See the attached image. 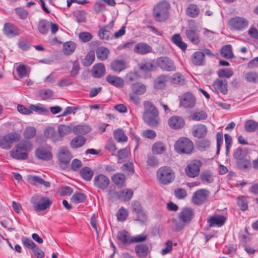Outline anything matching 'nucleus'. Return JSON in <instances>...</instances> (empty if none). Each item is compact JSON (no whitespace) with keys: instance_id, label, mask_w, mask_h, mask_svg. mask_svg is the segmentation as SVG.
<instances>
[{"instance_id":"obj_9","label":"nucleus","mask_w":258,"mask_h":258,"mask_svg":"<svg viewBox=\"0 0 258 258\" xmlns=\"http://www.w3.org/2000/svg\"><path fill=\"white\" fill-rule=\"evenodd\" d=\"M210 196V192L206 189H200L194 193L191 201L196 205H201L205 203Z\"/></svg>"},{"instance_id":"obj_62","label":"nucleus","mask_w":258,"mask_h":258,"mask_svg":"<svg viewBox=\"0 0 258 258\" xmlns=\"http://www.w3.org/2000/svg\"><path fill=\"white\" fill-rule=\"evenodd\" d=\"M39 94L43 100L47 99L53 96V92L50 89L40 90Z\"/></svg>"},{"instance_id":"obj_55","label":"nucleus","mask_w":258,"mask_h":258,"mask_svg":"<svg viewBox=\"0 0 258 258\" xmlns=\"http://www.w3.org/2000/svg\"><path fill=\"white\" fill-rule=\"evenodd\" d=\"M147 164L152 167H156L159 165V161L157 158L152 155H148Z\"/></svg>"},{"instance_id":"obj_22","label":"nucleus","mask_w":258,"mask_h":258,"mask_svg":"<svg viewBox=\"0 0 258 258\" xmlns=\"http://www.w3.org/2000/svg\"><path fill=\"white\" fill-rule=\"evenodd\" d=\"M44 135L47 138L51 140L53 143H56L60 141V137L58 136L54 128L49 127L46 128L44 132Z\"/></svg>"},{"instance_id":"obj_25","label":"nucleus","mask_w":258,"mask_h":258,"mask_svg":"<svg viewBox=\"0 0 258 258\" xmlns=\"http://www.w3.org/2000/svg\"><path fill=\"white\" fill-rule=\"evenodd\" d=\"M192 62L196 66H203L205 63V54L203 52L196 51L191 58Z\"/></svg>"},{"instance_id":"obj_61","label":"nucleus","mask_w":258,"mask_h":258,"mask_svg":"<svg viewBox=\"0 0 258 258\" xmlns=\"http://www.w3.org/2000/svg\"><path fill=\"white\" fill-rule=\"evenodd\" d=\"M79 38L83 42H87L91 40L92 35L89 32H83L79 33Z\"/></svg>"},{"instance_id":"obj_59","label":"nucleus","mask_w":258,"mask_h":258,"mask_svg":"<svg viewBox=\"0 0 258 258\" xmlns=\"http://www.w3.org/2000/svg\"><path fill=\"white\" fill-rule=\"evenodd\" d=\"M218 75L220 78H229L233 75V72L228 69H223L218 72Z\"/></svg>"},{"instance_id":"obj_4","label":"nucleus","mask_w":258,"mask_h":258,"mask_svg":"<svg viewBox=\"0 0 258 258\" xmlns=\"http://www.w3.org/2000/svg\"><path fill=\"white\" fill-rule=\"evenodd\" d=\"M170 8V4L166 1H163L159 3L153 10V17L155 20L158 22L165 21L168 17V10Z\"/></svg>"},{"instance_id":"obj_32","label":"nucleus","mask_w":258,"mask_h":258,"mask_svg":"<svg viewBox=\"0 0 258 258\" xmlns=\"http://www.w3.org/2000/svg\"><path fill=\"white\" fill-rule=\"evenodd\" d=\"M73 132L77 135H84L91 131L90 127L88 125H78L74 126Z\"/></svg>"},{"instance_id":"obj_57","label":"nucleus","mask_w":258,"mask_h":258,"mask_svg":"<svg viewBox=\"0 0 258 258\" xmlns=\"http://www.w3.org/2000/svg\"><path fill=\"white\" fill-rule=\"evenodd\" d=\"M38 29L42 34H46L48 30V22L45 20H42L39 22Z\"/></svg>"},{"instance_id":"obj_20","label":"nucleus","mask_w":258,"mask_h":258,"mask_svg":"<svg viewBox=\"0 0 258 258\" xmlns=\"http://www.w3.org/2000/svg\"><path fill=\"white\" fill-rule=\"evenodd\" d=\"M3 31L4 34L8 37H13L19 34L18 28L10 23H6L4 24Z\"/></svg>"},{"instance_id":"obj_29","label":"nucleus","mask_w":258,"mask_h":258,"mask_svg":"<svg viewBox=\"0 0 258 258\" xmlns=\"http://www.w3.org/2000/svg\"><path fill=\"white\" fill-rule=\"evenodd\" d=\"M117 238L123 244L132 243V237L126 231H121L118 233Z\"/></svg>"},{"instance_id":"obj_60","label":"nucleus","mask_w":258,"mask_h":258,"mask_svg":"<svg viewBox=\"0 0 258 258\" xmlns=\"http://www.w3.org/2000/svg\"><path fill=\"white\" fill-rule=\"evenodd\" d=\"M36 135V130L34 127H29L27 128L24 133V137L26 139H31Z\"/></svg>"},{"instance_id":"obj_28","label":"nucleus","mask_w":258,"mask_h":258,"mask_svg":"<svg viewBox=\"0 0 258 258\" xmlns=\"http://www.w3.org/2000/svg\"><path fill=\"white\" fill-rule=\"evenodd\" d=\"M215 89L219 90L223 94L227 93V81L223 80H217L213 84Z\"/></svg>"},{"instance_id":"obj_23","label":"nucleus","mask_w":258,"mask_h":258,"mask_svg":"<svg viewBox=\"0 0 258 258\" xmlns=\"http://www.w3.org/2000/svg\"><path fill=\"white\" fill-rule=\"evenodd\" d=\"M106 81L110 84L118 88H121L124 85L123 80L116 76L108 75L106 78Z\"/></svg>"},{"instance_id":"obj_63","label":"nucleus","mask_w":258,"mask_h":258,"mask_svg":"<svg viewBox=\"0 0 258 258\" xmlns=\"http://www.w3.org/2000/svg\"><path fill=\"white\" fill-rule=\"evenodd\" d=\"M128 215L127 211L124 208H121L117 213V219L120 221H124Z\"/></svg>"},{"instance_id":"obj_64","label":"nucleus","mask_w":258,"mask_h":258,"mask_svg":"<svg viewBox=\"0 0 258 258\" xmlns=\"http://www.w3.org/2000/svg\"><path fill=\"white\" fill-rule=\"evenodd\" d=\"M139 75L137 72H130L125 76V81L127 83H131L138 80Z\"/></svg>"},{"instance_id":"obj_34","label":"nucleus","mask_w":258,"mask_h":258,"mask_svg":"<svg viewBox=\"0 0 258 258\" xmlns=\"http://www.w3.org/2000/svg\"><path fill=\"white\" fill-rule=\"evenodd\" d=\"M168 80V76L165 75H160L157 77L154 82V86L156 89L163 88L165 85L166 83Z\"/></svg>"},{"instance_id":"obj_18","label":"nucleus","mask_w":258,"mask_h":258,"mask_svg":"<svg viewBox=\"0 0 258 258\" xmlns=\"http://www.w3.org/2000/svg\"><path fill=\"white\" fill-rule=\"evenodd\" d=\"M226 218L222 215H215L208 218L207 222L211 227H221L225 222Z\"/></svg>"},{"instance_id":"obj_19","label":"nucleus","mask_w":258,"mask_h":258,"mask_svg":"<svg viewBox=\"0 0 258 258\" xmlns=\"http://www.w3.org/2000/svg\"><path fill=\"white\" fill-rule=\"evenodd\" d=\"M134 52L138 54L145 55L152 51V47L145 42L136 44L134 49Z\"/></svg>"},{"instance_id":"obj_14","label":"nucleus","mask_w":258,"mask_h":258,"mask_svg":"<svg viewBox=\"0 0 258 258\" xmlns=\"http://www.w3.org/2000/svg\"><path fill=\"white\" fill-rule=\"evenodd\" d=\"M196 103V99L190 93H185L180 98V106L184 108H192Z\"/></svg>"},{"instance_id":"obj_33","label":"nucleus","mask_w":258,"mask_h":258,"mask_svg":"<svg viewBox=\"0 0 258 258\" xmlns=\"http://www.w3.org/2000/svg\"><path fill=\"white\" fill-rule=\"evenodd\" d=\"M166 148L164 144L161 142H157L153 144L152 151L155 154H162L165 152Z\"/></svg>"},{"instance_id":"obj_38","label":"nucleus","mask_w":258,"mask_h":258,"mask_svg":"<svg viewBox=\"0 0 258 258\" xmlns=\"http://www.w3.org/2000/svg\"><path fill=\"white\" fill-rule=\"evenodd\" d=\"M201 181L205 183H211L213 180V176L212 173L208 170H206L202 172L200 176Z\"/></svg>"},{"instance_id":"obj_2","label":"nucleus","mask_w":258,"mask_h":258,"mask_svg":"<svg viewBox=\"0 0 258 258\" xmlns=\"http://www.w3.org/2000/svg\"><path fill=\"white\" fill-rule=\"evenodd\" d=\"M32 147L31 142L22 140L17 144L15 148L10 151V156L17 160H25L28 158V153L32 149Z\"/></svg>"},{"instance_id":"obj_26","label":"nucleus","mask_w":258,"mask_h":258,"mask_svg":"<svg viewBox=\"0 0 258 258\" xmlns=\"http://www.w3.org/2000/svg\"><path fill=\"white\" fill-rule=\"evenodd\" d=\"M105 73V68L103 63H99L94 66L92 71V76L95 78L102 77Z\"/></svg>"},{"instance_id":"obj_8","label":"nucleus","mask_w":258,"mask_h":258,"mask_svg":"<svg viewBox=\"0 0 258 258\" xmlns=\"http://www.w3.org/2000/svg\"><path fill=\"white\" fill-rule=\"evenodd\" d=\"M31 202L34 205V209L36 211L45 210L51 204L48 198H43L39 195L34 196L31 199Z\"/></svg>"},{"instance_id":"obj_24","label":"nucleus","mask_w":258,"mask_h":258,"mask_svg":"<svg viewBox=\"0 0 258 258\" xmlns=\"http://www.w3.org/2000/svg\"><path fill=\"white\" fill-rule=\"evenodd\" d=\"M29 182L34 185H44L46 187L50 185L48 181H44L41 177L38 176H29L28 177Z\"/></svg>"},{"instance_id":"obj_37","label":"nucleus","mask_w":258,"mask_h":258,"mask_svg":"<svg viewBox=\"0 0 258 258\" xmlns=\"http://www.w3.org/2000/svg\"><path fill=\"white\" fill-rule=\"evenodd\" d=\"M76 47V44L73 41L65 42L63 45V52L66 55L73 53Z\"/></svg>"},{"instance_id":"obj_13","label":"nucleus","mask_w":258,"mask_h":258,"mask_svg":"<svg viewBox=\"0 0 258 258\" xmlns=\"http://www.w3.org/2000/svg\"><path fill=\"white\" fill-rule=\"evenodd\" d=\"M35 154L38 159L44 161L50 160L52 158L51 148L48 145L38 148L35 150Z\"/></svg>"},{"instance_id":"obj_42","label":"nucleus","mask_w":258,"mask_h":258,"mask_svg":"<svg viewBox=\"0 0 258 258\" xmlns=\"http://www.w3.org/2000/svg\"><path fill=\"white\" fill-rule=\"evenodd\" d=\"M81 177L86 181H90L93 175V171L88 167L83 168L80 171Z\"/></svg>"},{"instance_id":"obj_16","label":"nucleus","mask_w":258,"mask_h":258,"mask_svg":"<svg viewBox=\"0 0 258 258\" xmlns=\"http://www.w3.org/2000/svg\"><path fill=\"white\" fill-rule=\"evenodd\" d=\"M168 123L171 128L175 130L183 127L185 124L183 118L177 115L171 116L169 119Z\"/></svg>"},{"instance_id":"obj_48","label":"nucleus","mask_w":258,"mask_h":258,"mask_svg":"<svg viewBox=\"0 0 258 258\" xmlns=\"http://www.w3.org/2000/svg\"><path fill=\"white\" fill-rule=\"evenodd\" d=\"M258 127V123L253 120H248L245 121L244 128L247 132H253Z\"/></svg>"},{"instance_id":"obj_46","label":"nucleus","mask_w":258,"mask_h":258,"mask_svg":"<svg viewBox=\"0 0 258 258\" xmlns=\"http://www.w3.org/2000/svg\"><path fill=\"white\" fill-rule=\"evenodd\" d=\"M113 135L115 139L118 142H125L127 140V137L125 135L121 129H117L114 131Z\"/></svg>"},{"instance_id":"obj_30","label":"nucleus","mask_w":258,"mask_h":258,"mask_svg":"<svg viewBox=\"0 0 258 258\" xmlns=\"http://www.w3.org/2000/svg\"><path fill=\"white\" fill-rule=\"evenodd\" d=\"M186 14L191 18H196L200 13L198 6L195 4H189L185 10Z\"/></svg>"},{"instance_id":"obj_52","label":"nucleus","mask_w":258,"mask_h":258,"mask_svg":"<svg viewBox=\"0 0 258 258\" xmlns=\"http://www.w3.org/2000/svg\"><path fill=\"white\" fill-rule=\"evenodd\" d=\"M74 16L78 23H84L86 21V13L85 11H77L75 12Z\"/></svg>"},{"instance_id":"obj_43","label":"nucleus","mask_w":258,"mask_h":258,"mask_svg":"<svg viewBox=\"0 0 258 258\" xmlns=\"http://www.w3.org/2000/svg\"><path fill=\"white\" fill-rule=\"evenodd\" d=\"M86 141V139L83 136H78L74 138L71 142L72 148H79L83 146Z\"/></svg>"},{"instance_id":"obj_5","label":"nucleus","mask_w":258,"mask_h":258,"mask_svg":"<svg viewBox=\"0 0 258 258\" xmlns=\"http://www.w3.org/2000/svg\"><path fill=\"white\" fill-rule=\"evenodd\" d=\"M174 149L180 154H190L194 150V144L188 138H180L174 144Z\"/></svg>"},{"instance_id":"obj_7","label":"nucleus","mask_w":258,"mask_h":258,"mask_svg":"<svg viewBox=\"0 0 258 258\" xmlns=\"http://www.w3.org/2000/svg\"><path fill=\"white\" fill-rule=\"evenodd\" d=\"M21 138L20 134L12 132L0 137V147L5 150L11 149L14 143L18 142Z\"/></svg>"},{"instance_id":"obj_15","label":"nucleus","mask_w":258,"mask_h":258,"mask_svg":"<svg viewBox=\"0 0 258 258\" xmlns=\"http://www.w3.org/2000/svg\"><path fill=\"white\" fill-rule=\"evenodd\" d=\"M93 181L95 186L102 190L106 189L110 183L109 178L101 174L95 176Z\"/></svg>"},{"instance_id":"obj_44","label":"nucleus","mask_w":258,"mask_h":258,"mask_svg":"<svg viewBox=\"0 0 258 258\" xmlns=\"http://www.w3.org/2000/svg\"><path fill=\"white\" fill-rule=\"evenodd\" d=\"M71 128L70 126L64 124H60L58 126V136L60 137V141L64 136L71 133Z\"/></svg>"},{"instance_id":"obj_41","label":"nucleus","mask_w":258,"mask_h":258,"mask_svg":"<svg viewBox=\"0 0 258 258\" xmlns=\"http://www.w3.org/2000/svg\"><path fill=\"white\" fill-rule=\"evenodd\" d=\"M196 29L187 30L185 34L187 38L193 43L198 44L199 42V38L196 33Z\"/></svg>"},{"instance_id":"obj_50","label":"nucleus","mask_w":258,"mask_h":258,"mask_svg":"<svg viewBox=\"0 0 258 258\" xmlns=\"http://www.w3.org/2000/svg\"><path fill=\"white\" fill-rule=\"evenodd\" d=\"M86 199V196L83 193H75L71 198L72 201L75 203H83Z\"/></svg>"},{"instance_id":"obj_27","label":"nucleus","mask_w":258,"mask_h":258,"mask_svg":"<svg viewBox=\"0 0 258 258\" xmlns=\"http://www.w3.org/2000/svg\"><path fill=\"white\" fill-rule=\"evenodd\" d=\"M207 132L206 125L204 124H198L194 126L192 128L193 135L197 138H202L205 136Z\"/></svg>"},{"instance_id":"obj_11","label":"nucleus","mask_w":258,"mask_h":258,"mask_svg":"<svg viewBox=\"0 0 258 258\" xmlns=\"http://www.w3.org/2000/svg\"><path fill=\"white\" fill-rule=\"evenodd\" d=\"M157 66L162 70L167 72L174 71L176 67L173 60L168 57H160L157 60Z\"/></svg>"},{"instance_id":"obj_6","label":"nucleus","mask_w":258,"mask_h":258,"mask_svg":"<svg viewBox=\"0 0 258 258\" xmlns=\"http://www.w3.org/2000/svg\"><path fill=\"white\" fill-rule=\"evenodd\" d=\"M157 176L158 181L165 185L171 183L175 177L173 170L168 166L159 168L157 171Z\"/></svg>"},{"instance_id":"obj_45","label":"nucleus","mask_w":258,"mask_h":258,"mask_svg":"<svg viewBox=\"0 0 258 258\" xmlns=\"http://www.w3.org/2000/svg\"><path fill=\"white\" fill-rule=\"evenodd\" d=\"M135 251L139 257H146L148 252V247L145 244H140L136 246Z\"/></svg>"},{"instance_id":"obj_53","label":"nucleus","mask_w":258,"mask_h":258,"mask_svg":"<svg viewBox=\"0 0 258 258\" xmlns=\"http://www.w3.org/2000/svg\"><path fill=\"white\" fill-rule=\"evenodd\" d=\"M246 154L247 152L245 150H244L241 148H238L234 152L233 157L234 158L237 159V161H239L245 158Z\"/></svg>"},{"instance_id":"obj_17","label":"nucleus","mask_w":258,"mask_h":258,"mask_svg":"<svg viewBox=\"0 0 258 258\" xmlns=\"http://www.w3.org/2000/svg\"><path fill=\"white\" fill-rule=\"evenodd\" d=\"M57 157L59 161L63 164H68L72 158V156L66 148H62L59 150Z\"/></svg>"},{"instance_id":"obj_47","label":"nucleus","mask_w":258,"mask_h":258,"mask_svg":"<svg viewBox=\"0 0 258 258\" xmlns=\"http://www.w3.org/2000/svg\"><path fill=\"white\" fill-rule=\"evenodd\" d=\"M220 53L222 57L227 59L231 58L233 57V54L230 45H227L223 46L221 48Z\"/></svg>"},{"instance_id":"obj_54","label":"nucleus","mask_w":258,"mask_h":258,"mask_svg":"<svg viewBox=\"0 0 258 258\" xmlns=\"http://www.w3.org/2000/svg\"><path fill=\"white\" fill-rule=\"evenodd\" d=\"M207 117V114L204 111H197L193 113L191 115V118L195 121H200L205 119Z\"/></svg>"},{"instance_id":"obj_49","label":"nucleus","mask_w":258,"mask_h":258,"mask_svg":"<svg viewBox=\"0 0 258 258\" xmlns=\"http://www.w3.org/2000/svg\"><path fill=\"white\" fill-rule=\"evenodd\" d=\"M171 81L173 84L180 86L184 84L185 79L182 75L180 73H176L173 75Z\"/></svg>"},{"instance_id":"obj_10","label":"nucleus","mask_w":258,"mask_h":258,"mask_svg":"<svg viewBox=\"0 0 258 258\" xmlns=\"http://www.w3.org/2000/svg\"><path fill=\"white\" fill-rule=\"evenodd\" d=\"M248 21L243 17H236L229 21L230 28L233 30L241 31L246 29L248 26Z\"/></svg>"},{"instance_id":"obj_58","label":"nucleus","mask_w":258,"mask_h":258,"mask_svg":"<svg viewBox=\"0 0 258 258\" xmlns=\"http://www.w3.org/2000/svg\"><path fill=\"white\" fill-rule=\"evenodd\" d=\"M237 205L240 208L241 210L244 211L247 210V201L244 197H240L237 199Z\"/></svg>"},{"instance_id":"obj_36","label":"nucleus","mask_w":258,"mask_h":258,"mask_svg":"<svg viewBox=\"0 0 258 258\" xmlns=\"http://www.w3.org/2000/svg\"><path fill=\"white\" fill-rule=\"evenodd\" d=\"M97 57L101 60H104L108 57L109 50L106 47H99L96 51Z\"/></svg>"},{"instance_id":"obj_21","label":"nucleus","mask_w":258,"mask_h":258,"mask_svg":"<svg viewBox=\"0 0 258 258\" xmlns=\"http://www.w3.org/2000/svg\"><path fill=\"white\" fill-rule=\"evenodd\" d=\"M113 26V22L112 21L109 24L105 26L104 27L100 29L98 32V34L101 39L108 40L113 37L110 30L112 29Z\"/></svg>"},{"instance_id":"obj_1","label":"nucleus","mask_w":258,"mask_h":258,"mask_svg":"<svg viewBox=\"0 0 258 258\" xmlns=\"http://www.w3.org/2000/svg\"><path fill=\"white\" fill-rule=\"evenodd\" d=\"M144 111L143 119L149 125L155 127L159 122V111L155 105L149 101H146L143 104Z\"/></svg>"},{"instance_id":"obj_56","label":"nucleus","mask_w":258,"mask_h":258,"mask_svg":"<svg viewBox=\"0 0 258 258\" xmlns=\"http://www.w3.org/2000/svg\"><path fill=\"white\" fill-rule=\"evenodd\" d=\"M245 79L248 82L256 83L258 81V74L254 72H247L245 75Z\"/></svg>"},{"instance_id":"obj_31","label":"nucleus","mask_w":258,"mask_h":258,"mask_svg":"<svg viewBox=\"0 0 258 258\" xmlns=\"http://www.w3.org/2000/svg\"><path fill=\"white\" fill-rule=\"evenodd\" d=\"M111 68L114 72L119 73L126 68V64L122 60H114L111 63Z\"/></svg>"},{"instance_id":"obj_39","label":"nucleus","mask_w":258,"mask_h":258,"mask_svg":"<svg viewBox=\"0 0 258 258\" xmlns=\"http://www.w3.org/2000/svg\"><path fill=\"white\" fill-rule=\"evenodd\" d=\"M113 182L117 186H123L125 182V176L122 173H117L114 175L112 178Z\"/></svg>"},{"instance_id":"obj_51","label":"nucleus","mask_w":258,"mask_h":258,"mask_svg":"<svg viewBox=\"0 0 258 258\" xmlns=\"http://www.w3.org/2000/svg\"><path fill=\"white\" fill-rule=\"evenodd\" d=\"M120 199L125 201H129L133 197L134 192L131 189H125L120 193Z\"/></svg>"},{"instance_id":"obj_3","label":"nucleus","mask_w":258,"mask_h":258,"mask_svg":"<svg viewBox=\"0 0 258 258\" xmlns=\"http://www.w3.org/2000/svg\"><path fill=\"white\" fill-rule=\"evenodd\" d=\"M194 217V210L189 208L185 207L181 209L178 214L179 221L173 219V227L176 231H180L189 224Z\"/></svg>"},{"instance_id":"obj_40","label":"nucleus","mask_w":258,"mask_h":258,"mask_svg":"<svg viewBox=\"0 0 258 258\" xmlns=\"http://www.w3.org/2000/svg\"><path fill=\"white\" fill-rule=\"evenodd\" d=\"M131 88L133 93L137 95L143 94L146 91V86L140 83L133 84Z\"/></svg>"},{"instance_id":"obj_12","label":"nucleus","mask_w":258,"mask_h":258,"mask_svg":"<svg viewBox=\"0 0 258 258\" xmlns=\"http://www.w3.org/2000/svg\"><path fill=\"white\" fill-rule=\"evenodd\" d=\"M202 163L198 160H195L188 164L185 169V172L187 176L194 178L197 176L200 170Z\"/></svg>"},{"instance_id":"obj_35","label":"nucleus","mask_w":258,"mask_h":258,"mask_svg":"<svg viewBox=\"0 0 258 258\" xmlns=\"http://www.w3.org/2000/svg\"><path fill=\"white\" fill-rule=\"evenodd\" d=\"M172 42L176 45L183 51H185L187 47V45L182 41L179 34H174L171 38Z\"/></svg>"}]
</instances>
